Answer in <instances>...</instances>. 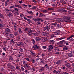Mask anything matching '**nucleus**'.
Returning <instances> with one entry per match:
<instances>
[{
	"label": "nucleus",
	"mask_w": 74,
	"mask_h": 74,
	"mask_svg": "<svg viewBox=\"0 0 74 74\" xmlns=\"http://www.w3.org/2000/svg\"><path fill=\"white\" fill-rule=\"evenodd\" d=\"M55 27V26L53 25H51L50 26H46L45 27H44V30H47V31H49L50 30H51L50 29H54V28Z\"/></svg>",
	"instance_id": "1"
},
{
	"label": "nucleus",
	"mask_w": 74,
	"mask_h": 74,
	"mask_svg": "<svg viewBox=\"0 0 74 74\" xmlns=\"http://www.w3.org/2000/svg\"><path fill=\"white\" fill-rule=\"evenodd\" d=\"M64 21L65 22H71V20L69 19H70V17L69 16H66L64 17Z\"/></svg>",
	"instance_id": "2"
},
{
	"label": "nucleus",
	"mask_w": 74,
	"mask_h": 74,
	"mask_svg": "<svg viewBox=\"0 0 74 74\" xmlns=\"http://www.w3.org/2000/svg\"><path fill=\"white\" fill-rule=\"evenodd\" d=\"M47 47H48L47 48V51L48 52H50L53 49V45H48Z\"/></svg>",
	"instance_id": "3"
},
{
	"label": "nucleus",
	"mask_w": 74,
	"mask_h": 74,
	"mask_svg": "<svg viewBox=\"0 0 74 74\" xmlns=\"http://www.w3.org/2000/svg\"><path fill=\"white\" fill-rule=\"evenodd\" d=\"M5 35L7 36H8V34H9V32H10V29L9 28H6L5 29Z\"/></svg>",
	"instance_id": "4"
},
{
	"label": "nucleus",
	"mask_w": 74,
	"mask_h": 74,
	"mask_svg": "<svg viewBox=\"0 0 74 74\" xmlns=\"http://www.w3.org/2000/svg\"><path fill=\"white\" fill-rule=\"evenodd\" d=\"M7 66L9 67L10 69H14V66L11 65V63H8L7 64Z\"/></svg>",
	"instance_id": "5"
},
{
	"label": "nucleus",
	"mask_w": 74,
	"mask_h": 74,
	"mask_svg": "<svg viewBox=\"0 0 74 74\" xmlns=\"http://www.w3.org/2000/svg\"><path fill=\"white\" fill-rule=\"evenodd\" d=\"M63 43L64 44H65L66 43V41H64V40H63L61 41H60V42L57 43V45H59L60 44H63Z\"/></svg>",
	"instance_id": "6"
},
{
	"label": "nucleus",
	"mask_w": 74,
	"mask_h": 74,
	"mask_svg": "<svg viewBox=\"0 0 74 74\" xmlns=\"http://www.w3.org/2000/svg\"><path fill=\"white\" fill-rule=\"evenodd\" d=\"M18 46H21V47H25V45L23 44V43L22 42H18Z\"/></svg>",
	"instance_id": "7"
},
{
	"label": "nucleus",
	"mask_w": 74,
	"mask_h": 74,
	"mask_svg": "<svg viewBox=\"0 0 74 74\" xmlns=\"http://www.w3.org/2000/svg\"><path fill=\"white\" fill-rule=\"evenodd\" d=\"M33 48H34V49H39V47H38V46H37L36 45H33Z\"/></svg>",
	"instance_id": "8"
},
{
	"label": "nucleus",
	"mask_w": 74,
	"mask_h": 74,
	"mask_svg": "<svg viewBox=\"0 0 74 74\" xmlns=\"http://www.w3.org/2000/svg\"><path fill=\"white\" fill-rule=\"evenodd\" d=\"M14 36H17L18 35V32L17 31H13Z\"/></svg>",
	"instance_id": "9"
},
{
	"label": "nucleus",
	"mask_w": 74,
	"mask_h": 74,
	"mask_svg": "<svg viewBox=\"0 0 74 74\" xmlns=\"http://www.w3.org/2000/svg\"><path fill=\"white\" fill-rule=\"evenodd\" d=\"M35 40L37 41H38L41 40V38L39 37H36L35 38Z\"/></svg>",
	"instance_id": "10"
},
{
	"label": "nucleus",
	"mask_w": 74,
	"mask_h": 74,
	"mask_svg": "<svg viewBox=\"0 0 74 74\" xmlns=\"http://www.w3.org/2000/svg\"><path fill=\"white\" fill-rule=\"evenodd\" d=\"M15 7H18V8H21V9H22V7L20 5H18L15 4L14 5Z\"/></svg>",
	"instance_id": "11"
},
{
	"label": "nucleus",
	"mask_w": 74,
	"mask_h": 74,
	"mask_svg": "<svg viewBox=\"0 0 74 74\" xmlns=\"http://www.w3.org/2000/svg\"><path fill=\"white\" fill-rule=\"evenodd\" d=\"M24 66L25 67H26L27 69H29V64L27 63V64H25L24 65Z\"/></svg>",
	"instance_id": "12"
},
{
	"label": "nucleus",
	"mask_w": 74,
	"mask_h": 74,
	"mask_svg": "<svg viewBox=\"0 0 74 74\" xmlns=\"http://www.w3.org/2000/svg\"><path fill=\"white\" fill-rule=\"evenodd\" d=\"M57 26L58 27V28H60V27H62V26H63V25L61 23H60L59 24L57 25Z\"/></svg>",
	"instance_id": "13"
},
{
	"label": "nucleus",
	"mask_w": 74,
	"mask_h": 74,
	"mask_svg": "<svg viewBox=\"0 0 74 74\" xmlns=\"http://www.w3.org/2000/svg\"><path fill=\"white\" fill-rule=\"evenodd\" d=\"M45 68L44 67H42L40 69H39L40 71H41L42 72V71H44Z\"/></svg>",
	"instance_id": "14"
},
{
	"label": "nucleus",
	"mask_w": 74,
	"mask_h": 74,
	"mask_svg": "<svg viewBox=\"0 0 74 74\" xmlns=\"http://www.w3.org/2000/svg\"><path fill=\"white\" fill-rule=\"evenodd\" d=\"M30 53L32 55V56H34L36 55V53L34 52H33L32 51H30Z\"/></svg>",
	"instance_id": "15"
},
{
	"label": "nucleus",
	"mask_w": 74,
	"mask_h": 74,
	"mask_svg": "<svg viewBox=\"0 0 74 74\" xmlns=\"http://www.w3.org/2000/svg\"><path fill=\"white\" fill-rule=\"evenodd\" d=\"M48 39L46 38H43L42 39V41L43 42H45L46 41H47Z\"/></svg>",
	"instance_id": "16"
},
{
	"label": "nucleus",
	"mask_w": 74,
	"mask_h": 74,
	"mask_svg": "<svg viewBox=\"0 0 74 74\" xmlns=\"http://www.w3.org/2000/svg\"><path fill=\"white\" fill-rule=\"evenodd\" d=\"M64 38H66V37H61V38H58L57 39V41H59V40H62V39H64Z\"/></svg>",
	"instance_id": "17"
},
{
	"label": "nucleus",
	"mask_w": 74,
	"mask_h": 74,
	"mask_svg": "<svg viewBox=\"0 0 74 74\" xmlns=\"http://www.w3.org/2000/svg\"><path fill=\"white\" fill-rule=\"evenodd\" d=\"M63 49L64 50H65V51H67V50H68V48L66 46H64L63 48Z\"/></svg>",
	"instance_id": "18"
},
{
	"label": "nucleus",
	"mask_w": 74,
	"mask_h": 74,
	"mask_svg": "<svg viewBox=\"0 0 74 74\" xmlns=\"http://www.w3.org/2000/svg\"><path fill=\"white\" fill-rule=\"evenodd\" d=\"M39 16L40 17H44V16H45V15L44 14H40L39 15Z\"/></svg>",
	"instance_id": "19"
},
{
	"label": "nucleus",
	"mask_w": 74,
	"mask_h": 74,
	"mask_svg": "<svg viewBox=\"0 0 74 74\" xmlns=\"http://www.w3.org/2000/svg\"><path fill=\"white\" fill-rule=\"evenodd\" d=\"M18 32L19 33H25V32H23L22 31H21V28H19L18 29Z\"/></svg>",
	"instance_id": "20"
},
{
	"label": "nucleus",
	"mask_w": 74,
	"mask_h": 74,
	"mask_svg": "<svg viewBox=\"0 0 74 74\" xmlns=\"http://www.w3.org/2000/svg\"><path fill=\"white\" fill-rule=\"evenodd\" d=\"M73 37H74V35H72L70 37H68L67 38V40H69V39H70L71 38H72Z\"/></svg>",
	"instance_id": "21"
},
{
	"label": "nucleus",
	"mask_w": 74,
	"mask_h": 74,
	"mask_svg": "<svg viewBox=\"0 0 74 74\" xmlns=\"http://www.w3.org/2000/svg\"><path fill=\"white\" fill-rule=\"evenodd\" d=\"M9 59V60H12V61H13V60H14V59H13L12 57L11 56H10Z\"/></svg>",
	"instance_id": "22"
},
{
	"label": "nucleus",
	"mask_w": 74,
	"mask_h": 74,
	"mask_svg": "<svg viewBox=\"0 0 74 74\" xmlns=\"http://www.w3.org/2000/svg\"><path fill=\"white\" fill-rule=\"evenodd\" d=\"M60 60H59L57 62H56V64H60Z\"/></svg>",
	"instance_id": "23"
},
{
	"label": "nucleus",
	"mask_w": 74,
	"mask_h": 74,
	"mask_svg": "<svg viewBox=\"0 0 74 74\" xmlns=\"http://www.w3.org/2000/svg\"><path fill=\"white\" fill-rule=\"evenodd\" d=\"M49 42L50 43V44H53L54 42H55V41L54 40H49Z\"/></svg>",
	"instance_id": "24"
},
{
	"label": "nucleus",
	"mask_w": 74,
	"mask_h": 74,
	"mask_svg": "<svg viewBox=\"0 0 74 74\" xmlns=\"http://www.w3.org/2000/svg\"><path fill=\"white\" fill-rule=\"evenodd\" d=\"M27 12H28V13H29V14H32L33 15V12L32 11H29L28 10L27 11Z\"/></svg>",
	"instance_id": "25"
},
{
	"label": "nucleus",
	"mask_w": 74,
	"mask_h": 74,
	"mask_svg": "<svg viewBox=\"0 0 74 74\" xmlns=\"http://www.w3.org/2000/svg\"><path fill=\"white\" fill-rule=\"evenodd\" d=\"M68 56L69 57H72L73 56V54L71 53H69Z\"/></svg>",
	"instance_id": "26"
},
{
	"label": "nucleus",
	"mask_w": 74,
	"mask_h": 74,
	"mask_svg": "<svg viewBox=\"0 0 74 74\" xmlns=\"http://www.w3.org/2000/svg\"><path fill=\"white\" fill-rule=\"evenodd\" d=\"M0 18L4 19V16L1 14H0Z\"/></svg>",
	"instance_id": "27"
},
{
	"label": "nucleus",
	"mask_w": 74,
	"mask_h": 74,
	"mask_svg": "<svg viewBox=\"0 0 74 74\" xmlns=\"http://www.w3.org/2000/svg\"><path fill=\"white\" fill-rule=\"evenodd\" d=\"M51 37L52 38H53V37H56V36H55L54 34H52L51 35Z\"/></svg>",
	"instance_id": "28"
},
{
	"label": "nucleus",
	"mask_w": 74,
	"mask_h": 74,
	"mask_svg": "<svg viewBox=\"0 0 74 74\" xmlns=\"http://www.w3.org/2000/svg\"><path fill=\"white\" fill-rule=\"evenodd\" d=\"M28 33L29 36H32V32H31L30 31H29L28 32Z\"/></svg>",
	"instance_id": "29"
},
{
	"label": "nucleus",
	"mask_w": 74,
	"mask_h": 74,
	"mask_svg": "<svg viewBox=\"0 0 74 74\" xmlns=\"http://www.w3.org/2000/svg\"><path fill=\"white\" fill-rule=\"evenodd\" d=\"M44 67H45L46 69H49V66L47 65V64H46Z\"/></svg>",
	"instance_id": "30"
},
{
	"label": "nucleus",
	"mask_w": 74,
	"mask_h": 74,
	"mask_svg": "<svg viewBox=\"0 0 74 74\" xmlns=\"http://www.w3.org/2000/svg\"><path fill=\"white\" fill-rule=\"evenodd\" d=\"M10 37L11 38H13L14 36L13 35V34H10Z\"/></svg>",
	"instance_id": "31"
},
{
	"label": "nucleus",
	"mask_w": 74,
	"mask_h": 74,
	"mask_svg": "<svg viewBox=\"0 0 74 74\" xmlns=\"http://www.w3.org/2000/svg\"><path fill=\"white\" fill-rule=\"evenodd\" d=\"M15 6L13 5V6H11L10 7V8L12 9V8H14Z\"/></svg>",
	"instance_id": "32"
},
{
	"label": "nucleus",
	"mask_w": 74,
	"mask_h": 74,
	"mask_svg": "<svg viewBox=\"0 0 74 74\" xmlns=\"http://www.w3.org/2000/svg\"><path fill=\"white\" fill-rule=\"evenodd\" d=\"M17 40H20L21 39V36H18L17 37Z\"/></svg>",
	"instance_id": "33"
},
{
	"label": "nucleus",
	"mask_w": 74,
	"mask_h": 74,
	"mask_svg": "<svg viewBox=\"0 0 74 74\" xmlns=\"http://www.w3.org/2000/svg\"><path fill=\"white\" fill-rule=\"evenodd\" d=\"M34 36H38V34H37L36 33H34Z\"/></svg>",
	"instance_id": "34"
},
{
	"label": "nucleus",
	"mask_w": 74,
	"mask_h": 74,
	"mask_svg": "<svg viewBox=\"0 0 74 74\" xmlns=\"http://www.w3.org/2000/svg\"><path fill=\"white\" fill-rule=\"evenodd\" d=\"M23 64L24 65V66L26 64H27V63L25 61H24L23 62Z\"/></svg>",
	"instance_id": "35"
},
{
	"label": "nucleus",
	"mask_w": 74,
	"mask_h": 74,
	"mask_svg": "<svg viewBox=\"0 0 74 74\" xmlns=\"http://www.w3.org/2000/svg\"><path fill=\"white\" fill-rule=\"evenodd\" d=\"M48 10H54V9L53 8H49L48 9Z\"/></svg>",
	"instance_id": "36"
},
{
	"label": "nucleus",
	"mask_w": 74,
	"mask_h": 74,
	"mask_svg": "<svg viewBox=\"0 0 74 74\" xmlns=\"http://www.w3.org/2000/svg\"><path fill=\"white\" fill-rule=\"evenodd\" d=\"M14 9L15 10H16V11H17V12H18V11H19V9H18V8H15Z\"/></svg>",
	"instance_id": "37"
},
{
	"label": "nucleus",
	"mask_w": 74,
	"mask_h": 74,
	"mask_svg": "<svg viewBox=\"0 0 74 74\" xmlns=\"http://www.w3.org/2000/svg\"><path fill=\"white\" fill-rule=\"evenodd\" d=\"M4 27V26L3 24H0V28H3Z\"/></svg>",
	"instance_id": "38"
},
{
	"label": "nucleus",
	"mask_w": 74,
	"mask_h": 74,
	"mask_svg": "<svg viewBox=\"0 0 74 74\" xmlns=\"http://www.w3.org/2000/svg\"><path fill=\"white\" fill-rule=\"evenodd\" d=\"M10 41H11V42L13 43V44H14L15 43V42H14V40L12 39H10Z\"/></svg>",
	"instance_id": "39"
},
{
	"label": "nucleus",
	"mask_w": 74,
	"mask_h": 74,
	"mask_svg": "<svg viewBox=\"0 0 74 74\" xmlns=\"http://www.w3.org/2000/svg\"><path fill=\"white\" fill-rule=\"evenodd\" d=\"M60 73V71H56V74H58Z\"/></svg>",
	"instance_id": "40"
},
{
	"label": "nucleus",
	"mask_w": 74,
	"mask_h": 74,
	"mask_svg": "<svg viewBox=\"0 0 74 74\" xmlns=\"http://www.w3.org/2000/svg\"><path fill=\"white\" fill-rule=\"evenodd\" d=\"M27 21H28L29 23H31V20H30L29 19H27Z\"/></svg>",
	"instance_id": "41"
},
{
	"label": "nucleus",
	"mask_w": 74,
	"mask_h": 74,
	"mask_svg": "<svg viewBox=\"0 0 74 74\" xmlns=\"http://www.w3.org/2000/svg\"><path fill=\"white\" fill-rule=\"evenodd\" d=\"M43 34L44 36H46V35H47V32H44L43 33Z\"/></svg>",
	"instance_id": "42"
},
{
	"label": "nucleus",
	"mask_w": 74,
	"mask_h": 74,
	"mask_svg": "<svg viewBox=\"0 0 74 74\" xmlns=\"http://www.w3.org/2000/svg\"><path fill=\"white\" fill-rule=\"evenodd\" d=\"M19 51H21V52H23V49L21 48H20L19 49Z\"/></svg>",
	"instance_id": "43"
},
{
	"label": "nucleus",
	"mask_w": 74,
	"mask_h": 74,
	"mask_svg": "<svg viewBox=\"0 0 74 74\" xmlns=\"http://www.w3.org/2000/svg\"><path fill=\"white\" fill-rule=\"evenodd\" d=\"M57 24V23H56L55 22V23H53V24L52 25H54V26H56Z\"/></svg>",
	"instance_id": "44"
},
{
	"label": "nucleus",
	"mask_w": 74,
	"mask_h": 74,
	"mask_svg": "<svg viewBox=\"0 0 74 74\" xmlns=\"http://www.w3.org/2000/svg\"><path fill=\"white\" fill-rule=\"evenodd\" d=\"M45 56V54L44 53H42L41 54V56H42V57H44V56Z\"/></svg>",
	"instance_id": "45"
},
{
	"label": "nucleus",
	"mask_w": 74,
	"mask_h": 74,
	"mask_svg": "<svg viewBox=\"0 0 74 74\" xmlns=\"http://www.w3.org/2000/svg\"><path fill=\"white\" fill-rule=\"evenodd\" d=\"M66 66L67 67H70V65L69 64H67Z\"/></svg>",
	"instance_id": "46"
},
{
	"label": "nucleus",
	"mask_w": 74,
	"mask_h": 74,
	"mask_svg": "<svg viewBox=\"0 0 74 74\" xmlns=\"http://www.w3.org/2000/svg\"><path fill=\"white\" fill-rule=\"evenodd\" d=\"M11 16H12V13H9L8 14V16L10 17H11Z\"/></svg>",
	"instance_id": "47"
},
{
	"label": "nucleus",
	"mask_w": 74,
	"mask_h": 74,
	"mask_svg": "<svg viewBox=\"0 0 74 74\" xmlns=\"http://www.w3.org/2000/svg\"><path fill=\"white\" fill-rule=\"evenodd\" d=\"M43 12H45V13H46V12H48V11L47 10H44L42 11Z\"/></svg>",
	"instance_id": "48"
},
{
	"label": "nucleus",
	"mask_w": 74,
	"mask_h": 74,
	"mask_svg": "<svg viewBox=\"0 0 74 74\" xmlns=\"http://www.w3.org/2000/svg\"><path fill=\"white\" fill-rule=\"evenodd\" d=\"M42 48L43 49H45L46 48H47V47L45 46H44L42 47Z\"/></svg>",
	"instance_id": "49"
},
{
	"label": "nucleus",
	"mask_w": 74,
	"mask_h": 74,
	"mask_svg": "<svg viewBox=\"0 0 74 74\" xmlns=\"http://www.w3.org/2000/svg\"><path fill=\"white\" fill-rule=\"evenodd\" d=\"M38 18H37V19L34 18V21H38Z\"/></svg>",
	"instance_id": "50"
},
{
	"label": "nucleus",
	"mask_w": 74,
	"mask_h": 74,
	"mask_svg": "<svg viewBox=\"0 0 74 74\" xmlns=\"http://www.w3.org/2000/svg\"><path fill=\"white\" fill-rule=\"evenodd\" d=\"M24 16V15L22 14H21L20 15V17H21V18H23Z\"/></svg>",
	"instance_id": "51"
},
{
	"label": "nucleus",
	"mask_w": 74,
	"mask_h": 74,
	"mask_svg": "<svg viewBox=\"0 0 74 74\" xmlns=\"http://www.w3.org/2000/svg\"><path fill=\"white\" fill-rule=\"evenodd\" d=\"M62 10L63 11V12H67V10H65L64 9H62Z\"/></svg>",
	"instance_id": "52"
},
{
	"label": "nucleus",
	"mask_w": 74,
	"mask_h": 74,
	"mask_svg": "<svg viewBox=\"0 0 74 74\" xmlns=\"http://www.w3.org/2000/svg\"><path fill=\"white\" fill-rule=\"evenodd\" d=\"M23 38L24 39V40H26V39H27V38H26V36H24L23 37Z\"/></svg>",
	"instance_id": "53"
},
{
	"label": "nucleus",
	"mask_w": 74,
	"mask_h": 74,
	"mask_svg": "<svg viewBox=\"0 0 74 74\" xmlns=\"http://www.w3.org/2000/svg\"><path fill=\"white\" fill-rule=\"evenodd\" d=\"M32 43L33 44H34V43H35V41L34 40V39H32Z\"/></svg>",
	"instance_id": "54"
},
{
	"label": "nucleus",
	"mask_w": 74,
	"mask_h": 74,
	"mask_svg": "<svg viewBox=\"0 0 74 74\" xmlns=\"http://www.w3.org/2000/svg\"><path fill=\"white\" fill-rule=\"evenodd\" d=\"M5 11H7V12H9V11H10V10H8V9L5 8Z\"/></svg>",
	"instance_id": "55"
},
{
	"label": "nucleus",
	"mask_w": 74,
	"mask_h": 74,
	"mask_svg": "<svg viewBox=\"0 0 74 74\" xmlns=\"http://www.w3.org/2000/svg\"><path fill=\"white\" fill-rule=\"evenodd\" d=\"M6 47H3V51H6Z\"/></svg>",
	"instance_id": "56"
},
{
	"label": "nucleus",
	"mask_w": 74,
	"mask_h": 74,
	"mask_svg": "<svg viewBox=\"0 0 74 74\" xmlns=\"http://www.w3.org/2000/svg\"><path fill=\"white\" fill-rule=\"evenodd\" d=\"M41 63H44V60H41Z\"/></svg>",
	"instance_id": "57"
},
{
	"label": "nucleus",
	"mask_w": 74,
	"mask_h": 74,
	"mask_svg": "<svg viewBox=\"0 0 74 74\" xmlns=\"http://www.w3.org/2000/svg\"><path fill=\"white\" fill-rule=\"evenodd\" d=\"M23 6L24 7H27V5H25V4H23Z\"/></svg>",
	"instance_id": "58"
},
{
	"label": "nucleus",
	"mask_w": 74,
	"mask_h": 74,
	"mask_svg": "<svg viewBox=\"0 0 74 74\" xmlns=\"http://www.w3.org/2000/svg\"><path fill=\"white\" fill-rule=\"evenodd\" d=\"M16 69H17V70H18V69H19V66H16Z\"/></svg>",
	"instance_id": "59"
},
{
	"label": "nucleus",
	"mask_w": 74,
	"mask_h": 74,
	"mask_svg": "<svg viewBox=\"0 0 74 74\" xmlns=\"http://www.w3.org/2000/svg\"><path fill=\"white\" fill-rule=\"evenodd\" d=\"M53 51H51V52H50L49 53V54H51V53H53Z\"/></svg>",
	"instance_id": "60"
},
{
	"label": "nucleus",
	"mask_w": 74,
	"mask_h": 74,
	"mask_svg": "<svg viewBox=\"0 0 74 74\" xmlns=\"http://www.w3.org/2000/svg\"><path fill=\"white\" fill-rule=\"evenodd\" d=\"M37 22L38 23V25H40V22L38 20L37 21Z\"/></svg>",
	"instance_id": "61"
},
{
	"label": "nucleus",
	"mask_w": 74,
	"mask_h": 74,
	"mask_svg": "<svg viewBox=\"0 0 74 74\" xmlns=\"http://www.w3.org/2000/svg\"><path fill=\"white\" fill-rule=\"evenodd\" d=\"M32 63H35V60H34L33 59L32 60Z\"/></svg>",
	"instance_id": "62"
},
{
	"label": "nucleus",
	"mask_w": 74,
	"mask_h": 74,
	"mask_svg": "<svg viewBox=\"0 0 74 74\" xmlns=\"http://www.w3.org/2000/svg\"><path fill=\"white\" fill-rule=\"evenodd\" d=\"M21 70L22 71H23L24 70V69L23 67H21Z\"/></svg>",
	"instance_id": "63"
},
{
	"label": "nucleus",
	"mask_w": 74,
	"mask_h": 74,
	"mask_svg": "<svg viewBox=\"0 0 74 74\" xmlns=\"http://www.w3.org/2000/svg\"><path fill=\"white\" fill-rule=\"evenodd\" d=\"M4 70V69L3 68H2L1 70V71H3Z\"/></svg>",
	"instance_id": "64"
}]
</instances>
